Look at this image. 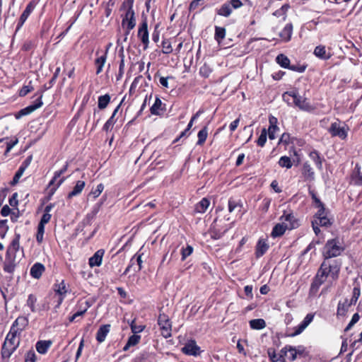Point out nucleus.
<instances>
[{"instance_id": "f257e3e1", "label": "nucleus", "mask_w": 362, "mask_h": 362, "mask_svg": "<svg viewBox=\"0 0 362 362\" xmlns=\"http://www.w3.org/2000/svg\"><path fill=\"white\" fill-rule=\"evenodd\" d=\"M341 265L342 262L340 259L323 258V261L311 283L310 294L315 295L327 277L329 276L332 281H337L339 277Z\"/></svg>"}, {"instance_id": "f03ea898", "label": "nucleus", "mask_w": 362, "mask_h": 362, "mask_svg": "<svg viewBox=\"0 0 362 362\" xmlns=\"http://www.w3.org/2000/svg\"><path fill=\"white\" fill-rule=\"evenodd\" d=\"M21 333L10 329L2 345L1 354L3 358H9L20 344Z\"/></svg>"}, {"instance_id": "7ed1b4c3", "label": "nucleus", "mask_w": 362, "mask_h": 362, "mask_svg": "<svg viewBox=\"0 0 362 362\" xmlns=\"http://www.w3.org/2000/svg\"><path fill=\"white\" fill-rule=\"evenodd\" d=\"M329 210L328 209L317 210L313 215L311 221L313 231L316 235L320 233V227L327 228L332 226L333 218L329 216Z\"/></svg>"}, {"instance_id": "20e7f679", "label": "nucleus", "mask_w": 362, "mask_h": 362, "mask_svg": "<svg viewBox=\"0 0 362 362\" xmlns=\"http://www.w3.org/2000/svg\"><path fill=\"white\" fill-rule=\"evenodd\" d=\"M345 248L338 238L328 240L323 247V258L334 259L341 255Z\"/></svg>"}, {"instance_id": "39448f33", "label": "nucleus", "mask_w": 362, "mask_h": 362, "mask_svg": "<svg viewBox=\"0 0 362 362\" xmlns=\"http://www.w3.org/2000/svg\"><path fill=\"white\" fill-rule=\"evenodd\" d=\"M136 25V20L134 17V11L132 5H128L125 14L122 21V27L126 29L124 41L127 39V35L129 34Z\"/></svg>"}, {"instance_id": "423d86ee", "label": "nucleus", "mask_w": 362, "mask_h": 362, "mask_svg": "<svg viewBox=\"0 0 362 362\" xmlns=\"http://www.w3.org/2000/svg\"><path fill=\"white\" fill-rule=\"evenodd\" d=\"M20 247V235L16 234L15 238L11 241L10 245L7 248L6 259L9 263L15 261L16 254Z\"/></svg>"}, {"instance_id": "0eeeda50", "label": "nucleus", "mask_w": 362, "mask_h": 362, "mask_svg": "<svg viewBox=\"0 0 362 362\" xmlns=\"http://www.w3.org/2000/svg\"><path fill=\"white\" fill-rule=\"evenodd\" d=\"M349 129L347 126L340 127L339 123L333 122L328 129V132L332 137L338 136L341 140H344L347 138Z\"/></svg>"}, {"instance_id": "6e6552de", "label": "nucleus", "mask_w": 362, "mask_h": 362, "mask_svg": "<svg viewBox=\"0 0 362 362\" xmlns=\"http://www.w3.org/2000/svg\"><path fill=\"white\" fill-rule=\"evenodd\" d=\"M42 96H43V93L41 92L40 93L38 98L33 102V104H31V105L27 106L26 107L21 110L16 115V119H19V118H21L23 116L29 115V114L32 113L33 112H34L35 110H36L37 109H38L40 107H42V105H43V103H42Z\"/></svg>"}, {"instance_id": "1a4fd4ad", "label": "nucleus", "mask_w": 362, "mask_h": 362, "mask_svg": "<svg viewBox=\"0 0 362 362\" xmlns=\"http://www.w3.org/2000/svg\"><path fill=\"white\" fill-rule=\"evenodd\" d=\"M54 291L55 293L54 298H57V303L55 307L59 308L61 305L62 303L63 302L67 293V289L64 281L62 280L59 283L54 284Z\"/></svg>"}, {"instance_id": "9d476101", "label": "nucleus", "mask_w": 362, "mask_h": 362, "mask_svg": "<svg viewBox=\"0 0 362 362\" xmlns=\"http://www.w3.org/2000/svg\"><path fill=\"white\" fill-rule=\"evenodd\" d=\"M281 221L288 222V228L289 230L296 228L299 226L298 220L293 215L291 210H284L282 216L280 217Z\"/></svg>"}, {"instance_id": "9b49d317", "label": "nucleus", "mask_w": 362, "mask_h": 362, "mask_svg": "<svg viewBox=\"0 0 362 362\" xmlns=\"http://www.w3.org/2000/svg\"><path fill=\"white\" fill-rule=\"evenodd\" d=\"M160 331L165 338L171 337L172 325L169 319L165 315L160 313Z\"/></svg>"}, {"instance_id": "f8f14e48", "label": "nucleus", "mask_w": 362, "mask_h": 362, "mask_svg": "<svg viewBox=\"0 0 362 362\" xmlns=\"http://www.w3.org/2000/svg\"><path fill=\"white\" fill-rule=\"evenodd\" d=\"M300 173L304 181L312 182L315 180V173L308 161H305L303 163L300 168Z\"/></svg>"}, {"instance_id": "ddd939ff", "label": "nucleus", "mask_w": 362, "mask_h": 362, "mask_svg": "<svg viewBox=\"0 0 362 362\" xmlns=\"http://www.w3.org/2000/svg\"><path fill=\"white\" fill-rule=\"evenodd\" d=\"M293 105L298 107L300 110L312 112L315 110V107L307 101L306 98H302L299 93L296 95V98L293 101Z\"/></svg>"}, {"instance_id": "4468645a", "label": "nucleus", "mask_w": 362, "mask_h": 362, "mask_svg": "<svg viewBox=\"0 0 362 362\" xmlns=\"http://www.w3.org/2000/svg\"><path fill=\"white\" fill-rule=\"evenodd\" d=\"M182 352L187 356H197L200 354V347L194 339L189 340L182 348Z\"/></svg>"}, {"instance_id": "2eb2a0df", "label": "nucleus", "mask_w": 362, "mask_h": 362, "mask_svg": "<svg viewBox=\"0 0 362 362\" xmlns=\"http://www.w3.org/2000/svg\"><path fill=\"white\" fill-rule=\"evenodd\" d=\"M314 314L308 313L304 317L303 320L296 327H294V332L289 334V337H295L302 333L304 329L310 324L313 320Z\"/></svg>"}, {"instance_id": "dca6fc26", "label": "nucleus", "mask_w": 362, "mask_h": 362, "mask_svg": "<svg viewBox=\"0 0 362 362\" xmlns=\"http://www.w3.org/2000/svg\"><path fill=\"white\" fill-rule=\"evenodd\" d=\"M36 6V3L34 2V1H30L26 6L25 9L23 11V13L20 16V18L18 20L17 26H16V30H18L22 25L24 24L30 14L32 13V11L34 10L35 7Z\"/></svg>"}, {"instance_id": "f3484780", "label": "nucleus", "mask_w": 362, "mask_h": 362, "mask_svg": "<svg viewBox=\"0 0 362 362\" xmlns=\"http://www.w3.org/2000/svg\"><path fill=\"white\" fill-rule=\"evenodd\" d=\"M269 245L267 240L264 238H259L255 246V255L256 258L262 257L269 250Z\"/></svg>"}, {"instance_id": "a211bd4d", "label": "nucleus", "mask_w": 362, "mask_h": 362, "mask_svg": "<svg viewBox=\"0 0 362 362\" xmlns=\"http://www.w3.org/2000/svg\"><path fill=\"white\" fill-rule=\"evenodd\" d=\"M354 305L351 303V300L348 298H344L343 300H339L337 308V316L344 317L347 314L349 308Z\"/></svg>"}, {"instance_id": "6ab92c4d", "label": "nucleus", "mask_w": 362, "mask_h": 362, "mask_svg": "<svg viewBox=\"0 0 362 362\" xmlns=\"http://www.w3.org/2000/svg\"><path fill=\"white\" fill-rule=\"evenodd\" d=\"M313 54L322 60H328L332 56V54L329 51H327L326 47L322 45L315 47Z\"/></svg>"}, {"instance_id": "aec40b11", "label": "nucleus", "mask_w": 362, "mask_h": 362, "mask_svg": "<svg viewBox=\"0 0 362 362\" xmlns=\"http://www.w3.org/2000/svg\"><path fill=\"white\" fill-rule=\"evenodd\" d=\"M309 158L313 161L316 168L319 170H322L323 169V162L325 161V158L321 156L320 152L315 149L310 151L308 153Z\"/></svg>"}, {"instance_id": "412c9836", "label": "nucleus", "mask_w": 362, "mask_h": 362, "mask_svg": "<svg viewBox=\"0 0 362 362\" xmlns=\"http://www.w3.org/2000/svg\"><path fill=\"white\" fill-rule=\"evenodd\" d=\"M277 118L274 116L269 117V126L267 131V135L270 140H274L276 138V133L279 130V127L277 126Z\"/></svg>"}, {"instance_id": "4be33fe9", "label": "nucleus", "mask_w": 362, "mask_h": 362, "mask_svg": "<svg viewBox=\"0 0 362 362\" xmlns=\"http://www.w3.org/2000/svg\"><path fill=\"white\" fill-rule=\"evenodd\" d=\"M28 317L25 316H19L13 322L11 329H13L14 330H16L18 332L21 334L22 331L28 326Z\"/></svg>"}, {"instance_id": "5701e85b", "label": "nucleus", "mask_w": 362, "mask_h": 362, "mask_svg": "<svg viewBox=\"0 0 362 362\" xmlns=\"http://www.w3.org/2000/svg\"><path fill=\"white\" fill-rule=\"evenodd\" d=\"M293 24L291 23H287L279 33V37L284 42H288L291 40L293 34Z\"/></svg>"}, {"instance_id": "b1692460", "label": "nucleus", "mask_w": 362, "mask_h": 362, "mask_svg": "<svg viewBox=\"0 0 362 362\" xmlns=\"http://www.w3.org/2000/svg\"><path fill=\"white\" fill-rule=\"evenodd\" d=\"M103 255V250H98V251H96L95 254L89 259L88 263L90 267H100L102 264Z\"/></svg>"}, {"instance_id": "393cba45", "label": "nucleus", "mask_w": 362, "mask_h": 362, "mask_svg": "<svg viewBox=\"0 0 362 362\" xmlns=\"http://www.w3.org/2000/svg\"><path fill=\"white\" fill-rule=\"evenodd\" d=\"M45 270V267L42 264L36 262L30 268V274L32 277L38 279L41 277Z\"/></svg>"}, {"instance_id": "a878e982", "label": "nucleus", "mask_w": 362, "mask_h": 362, "mask_svg": "<svg viewBox=\"0 0 362 362\" xmlns=\"http://www.w3.org/2000/svg\"><path fill=\"white\" fill-rule=\"evenodd\" d=\"M210 205V200L206 197L202 198L194 206V212L199 214H204Z\"/></svg>"}, {"instance_id": "bb28decb", "label": "nucleus", "mask_w": 362, "mask_h": 362, "mask_svg": "<svg viewBox=\"0 0 362 362\" xmlns=\"http://www.w3.org/2000/svg\"><path fill=\"white\" fill-rule=\"evenodd\" d=\"M287 229H288V224L284 223H277L272 228L271 235L273 238L281 237L284 234Z\"/></svg>"}, {"instance_id": "cd10ccee", "label": "nucleus", "mask_w": 362, "mask_h": 362, "mask_svg": "<svg viewBox=\"0 0 362 362\" xmlns=\"http://www.w3.org/2000/svg\"><path fill=\"white\" fill-rule=\"evenodd\" d=\"M110 329V325H104L100 327L97 333H96V340L99 343H102L105 340V338L109 333Z\"/></svg>"}, {"instance_id": "c85d7f7f", "label": "nucleus", "mask_w": 362, "mask_h": 362, "mask_svg": "<svg viewBox=\"0 0 362 362\" xmlns=\"http://www.w3.org/2000/svg\"><path fill=\"white\" fill-rule=\"evenodd\" d=\"M138 36L141 42L146 46L148 43V33L147 29V23L144 22L139 28Z\"/></svg>"}, {"instance_id": "c756f323", "label": "nucleus", "mask_w": 362, "mask_h": 362, "mask_svg": "<svg viewBox=\"0 0 362 362\" xmlns=\"http://www.w3.org/2000/svg\"><path fill=\"white\" fill-rule=\"evenodd\" d=\"M267 354L272 362H285V355L281 351L280 354H277L273 348L268 349Z\"/></svg>"}, {"instance_id": "7c9ffc66", "label": "nucleus", "mask_w": 362, "mask_h": 362, "mask_svg": "<svg viewBox=\"0 0 362 362\" xmlns=\"http://www.w3.org/2000/svg\"><path fill=\"white\" fill-rule=\"evenodd\" d=\"M52 344L50 340H40L36 343L35 348L39 354H45L47 352Z\"/></svg>"}, {"instance_id": "2f4dec72", "label": "nucleus", "mask_w": 362, "mask_h": 362, "mask_svg": "<svg viewBox=\"0 0 362 362\" xmlns=\"http://www.w3.org/2000/svg\"><path fill=\"white\" fill-rule=\"evenodd\" d=\"M119 111V107H116L114 110L112 116L107 119V121L103 125V129L106 132L111 131L115 124L117 119L115 118L117 112Z\"/></svg>"}, {"instance_id": "473e14b6", "label": "nucleus", "mask_w": 362, "mask_h": 362, "mask_svg": "<svg viewBox=\"0 0 362 362\" xmlns=\"http://www.w3.org/2000/svg\"><path fill=\"white\" fill-rule=\"evenodd\" d=\"M108 49L109 48L107 47L106 49L105 53L103 55L98 57L95 61V64L96 65V67H97L96 74H99L103 71L104 64L107 60V54Z\"/></svg>"}, {"instance_id": "72a5a7b5", "label": "nucleus", "mask_w": 362, "mask_h": 362, "mask_svg": "<svg viewBox=\"0 0 362 362\" xmlns=\"http://www.w3.org/2000/svg\"><path fill=\"white\" fill-rule=\"evenodd\" d=\"M297 93L298 90L296 89H293L291 90L286 91L283 93L282 99L288 105L291 106L293 105V101L295 100V98H296Z\"/></svg>"}, {"instance_id": "f704fd0d", "label": "nucleus", "mask_w": 362, "mask_h": 362, "mask_svg": "<svg viewBox=\"0 0 362 362\" xmlns=\"http://www.w3.org/2000/svg\"><path fill=\"white\" fill-rule=\"evenodd\" d=\"M281 352L284 354L285 356H287V353H289L288 358L291 361H293L297 358L296 347L294 346L286 345L284 348L281 349Z\"/></svg>"}, {"instance_id": "c9c22d12", "label": "nucleus", "mask_w": 362, "mask_h": 362, "mask_svg": "<svg viewBox=\"0 0 362 362\" xmlns=\"http://www.w3.org/2000/svg\"><path fill=\"white\" fill-rule=\"evenodd\" d=\"M85 185L86 183L84 181L78 180L73 190L69 193L68 198L71 199L73 197L78 196V194H80L83 191Z\"/></svg>"}, {"instance_id": "e433bc0d", "label": "nucleus", "mask_w": 362, "mask_h": 362, "mask_svg": "<svg viewBox=\"0 0 362 362\" xmlns=\"http://www.w3.org/2000/svg\"><path fill=\"white\" fill-rule=\"evenodd\" d=\"M309 194L311 196L315 208H317V210L326 209L325 204L317 197L314 190L309 189Z\"/></svg>"}, {"instance_id": "4c0bfd02", "label": "nucleus", "mask_w": 362, "mask_h": 362, "mask_svg": "<svg viewBox=\"0 0 362 362\" xmlns=\"http://www.w3.org/2000/svg\"><path fill=\"white\" fill-rule=\"evenodd\" d=\"M250 327L252 329L260 330L266 327V322L264 319H254L249 322Z\"/></svg>"}, {"instance_id": "58836bf2", "label": "nucleus", "mask_w": 362, "mask_h": 362, "mask_svg": "<svg viewBox=\"0 0 362 362\" xmlns=\"http://www.w3.org/2000/svg\"><path fill=\"white\" fill-rule=\"evenodd\" d=\"M276 62L280 66L284 69H289L291 64L290 59L284 54H279L276 57Z\"/></svg>"}, {"instance_id": "ea45409f", "label": "nucleus", "mask_w": 362, "mask_h": 362, "mask_svg": "<svg viewBox=\"0 0 362 362\" xmlns=\"http://www.w3.org/2000/svg\"><path fill=\"white\" fill-rule=\"evenodd\" d=\"M226 30L223 27L215 26L214 39L218 43H221L226 37Z\"/></svg>"}, {"instance_id": "a19ab883", "label": "nucleus", "mask_w": 362, "mask_h": 362, "mask_svg": "<svg viewBox=\"0 0 362 362\" xmlns=\"http://www.w3.org/2000/svg\"><path fill=\"white\" fill-rule=\"evenodd\" d=\"M355 170H356V171L352 175L351 180L355 185L362 186V173L360 171L358 164L356 165Z\"/></svg>"}, {"instance_id": "79ce46f5", "label": "nucleus", "mask_w": 362, "mask_h": 362, "mask_svg": "<svg viewBox=\"0 0 362 362\" xmlns=\"http://www.w3.org/2000/svg\"><path fill=\"white\" fill-rule=\"evenodd\" d=\"M208 136V127H204L197 134L198 140L197 141V146H202Z\"/></svg>"}, {"instance_id": "37998d69", "label": "nucleus", "mask_w": 362, "mask_h": 362, "mask_svg": "<svg viewBox=\"0 0 362 362\" xmlns=\"http://www.w3.org/2000/svg\"><path fill=\"white\" fill-rule=\"evenodd\" d=\"M232 13V8L230 6V4L225 3L223 4L220 8L216 10V13L218 16L228 17Z\"/></svg>"}, {"instance_id": "c03bdc74", "label": "nucleus", "mask_w": 362, "mask_h": 362, "mask_svg": "<svg viewBox=\"0 0 362 362\" xmlns=\"http://www.w3.org/2000/svg\"><path fill=\"white\" fill-rule=\"evenodd\" d=\"M228 211L230 213L234 211L238 208L239 209H240L243 207V203H242L241 200H240V199L238 200L236 199H234L233 197H230L228 199Z\"/></svg>"}, {"instance_id": "a18cd8bd", "label": "nucleus", "mask_w": 362, "mask_h": 362, "mask_svg": "<svg viewBox=\"0 0 362 362\" xmlns=\"http://www.w3.org/2000/svg\"><path fill=\"white\" fill-rule=\"evenodd\" d=\"M278 164L281 168H285L286 169H290L293 166V161L289 156H283L280 157Z\"/></svg>"}, {"instance_id": "49530a36", "label": "nucleus", "mask_w": 362, "mask_h": 362, "mask_svg": "<svg viewBox=\"0 0 362 362\" xmlns=\"http://www.w3.org/2000/svg\"><path fill=\"white\" fill-rule=\"evenodd\" d=\"M110 101V96L109 94H105L98 97V107L100 110H103L108 105Z\"/></svg>"}, {"instance_id": "de8ad7c7", "label": "nucleus", "mask_w": 362, "mask_h": 362, "mask_svg": "<svg viewBox=\"0 0 362 362\" xmlns=\"http://www.w3.org/2000/svg\"><path fill=\"white\" fill-rule=\"evenodd\" d=\"M141 337L139 335L134 334L129 337L126 345L124 346V351L128 350L130 346L136 345L140 341Z\"/></svg>"}, {"instance_id": "09e8293b", "label": "nucleus", "mask_w": 362, "mask_h": 362, "mask_svg": "<svg viewBox=\"0 0 362 362\" xmlns=\"http://www.w3.org/2000/svg\"><path fill=\"white\" fill-rule=\"evenodd\" d=\"M289 8L290 5L288 4H285L280 8L276 10L272 14L277 18L284 16V20H285L286 18V13Z\"/></svg>"}, {"instance_id": "8fccbe9b", "label": "nucleus", "mask_w": 362, "mask_h": 362, "mask_svg": "<svg viewBox=\"0 0 362 362\" xmlns=\"http://www.w3.org/2000/svg\"><path fill=\"white\" fill-rule=\"evenodd\" d=\"M37 302V298L33 294H30L28 297L27 301H26V305H28L31 312L35 313L37 311V309L35 306Z\"/></svg>"}, {"instance_id": "3c124183", "label": "nucleus", "mask_w": 362, "mask_h": 362, "mask_svg": "<svg viewBox=\"0 0 362 362\" xmlns=\"http://www.w3.org/2000/svg\"><path fill=\"white\" fill-rule=\"evenodd\" d=\"M85 305L83 307V310H78L76 311L71 317L69 318L70 322L74 321V320L80 316H82L87 310L90 307V304L88 300L84 301Z\"/></svg>"}, {"instance_id": "603ef678", "label": "nucleus", "mask_w": 362, "mask_h": 362, "mask_svg": "<svg viewBox=\"0 0 362 362\" xmlns=\"http://www.w3.org/2000/svg\"><path fill=\"white\" fill-rule=\"evenodd\" d=\"M267 131L265 128H263L261 131V134L256 141V144L259 147H264L266 142H267Z\"/></svg>"}, {"instance_id": "864d4df0", "label": "nucleus", "mask_w": 362, "mask_h": 362, "mask_svg": "<svg viewBox=\"0 0 362 362\" xmlns=\"http://www.w3.org/2000/svg\"><path fill=\"white\" fill-rule=\"evenodd\" d=\"M360 320V315L358 313H356L353 315L351 321L349 322L347 326L344 328V332H349L354 325L358 322Z\"/></svg>"}, {"instance_id": "5fc2aeb1", "label": "nucleus", "mask_w": 362, "mask_h": 362, "mask_svg": "<svg viewBox=\"0 0 362 362\" xmlns=\"http://www.w3.org/2000/svg\"><path fill=\"white\" fill-rule=\"evenodd\" d=\"M361 296V288L359 286H354L352 291V297L350 299L351 303H354V305H356L359 297Z\"/></svg>"}, {"instance_id": "6e6d98bb", "label": "nucleus", "mask_w": 362, "mask_h": 362, "mask_svg": "<svg viewBox=\"0 0 362 362\" xmlns=\"http://www.w3.org/2000/svg\"><path fill=\"white\" fill-rule=\"evenodd\" d=\"M307 67L308 64L298 63L291 65L288 69L298 73H303Z\"/></svg>"}, {"instance_id": "4d7b16f0", "label": "nucleus", "mask_w": 362, "mask_h": 362, "mask_svg": "<svg viewBox=\"0 0 362 362\" xmlns=\"http://www.w3.org/2000/svg\"><path fill=\"white\" fill-rule=\"evenodd\" d=\"M211 71V69L206 64H204L199 69V74L204 78H208Z\"/></svg>"}, {"instance_id": "13d9d810", "label": "nucleus", "mask_w": 362, "mask_h": 362, "mask_svg": "<svg viewBox=\"0 0 362 362\" xmlns=\"http://www.w3.org/2000/svg\"><path fill=\"white\" fill-rule=\"evenodd\" d=\"M193 252L192 246L187 245L186 247H182L181 249V259L184 261L187 257L192 255Z\"/></svg>"}, {"instance_id": "bf43d9fd", "label": "nucleus", "mask_w": 362, "mask_h": 362, "mask_svg": "<svg viewBox=\"0 0 362 362\" xmlns=\"http://www.w3.org/2000/svg\"><path fill=\"white\" fill-rule=\"evenodd\" d=\"M293 139L288 133H284L279 141V144H283L284 145H288L290 143H293Z\"/></svg>"}, {"instance_id": "052dcab7", "label": "nucleus", "mask_w": 362, "mask_h": 362, "mask_svg": "<svg viewBox=\"0 0 362 362\" xmlns=\"http://www.w3.org/2000/svg\"><path fill=\"white\" fill-rule=\"evenodd\" d=\"M130 327H131L132 332L134 334H136L138 333L141 332L144 330L145 327L142 325H137L136 324V320H133L130 323Z\"/></svg>"}, {"instance_id": "680f3d73", "label": "nucleus", "mask_w": 362, "mask_h": 362, "mask_svg": "<svg viewBox=\"0 0 362 362\" xmlns=\"http://www.w3.org/2000/svg\"><path fill=\"white\" fill-rule=\"evenodd\" d=\"M25 167L24 166H20L18 170H17V172L16 173L13 178V180L11 182V184L12 185H16L18 182L19 181V179L21 177V176L23 175L24 172H25Z\"/></svg>"}, {"instance_id": "e2e57ef3", "label": "nucleus", "mask_w": 362, "mask_h": 362, "mask_svg": "<svg viewBox=\"0 0 362 362\" xmlns=\"http://www.w3.org/2000/svg\"><path fill=\"white\" fill-rule=\"evenodd\" d=\"M162 52L165 54H170L173 52L171 43L168 40H163L162 42Z\"/></svg>"}, {"instance_id": "0e129e2a", "label": "nucleus", "mask_w": 362, "mask_h": 362, "mask_svg": "<svg viewBox=\"0 0 362 362\" xmlns=\"http://www.w3.org/2000/svg\"><path fill=\"white\" fill-rule=\"evenodd\" d=\"M45 233V226L38 224L37 232L36 235V240L38 243H41L43 240V236Z\"/></svg>"}, {"instance_id": "69168bd1", "label": "nucleus", "mask_w": 362, "mask_h": 362, "mask_svg": "<svg viewBox=\"0 0 362 362\" xmlns=\"http://www.w3.org/2000/svg\"><path fill=\"white\" fill-rule=\"evenodd\" d=\"M228 229H225L223 232H221L215 228L211 231V237L212 239L218 240L220 239L226 232Z\"/></svg>"}, {"instance_id": "338daca9", "label": "nucleus", "mask_w": 362, "mask_h": 362, "mask_svg": "<svg viewBox=\"0 0 362 362\" xmlns=\"http://www.w3.org/2000/svg\"><path fill=\"white\" fill-rule=\"evenodd\" d=\"M104 189V185L103 184H99L96 187L95 189H92V191L90 193V196H93V198H97L100 196V194L102 193V192Z\"/></svg>"}, {"instance_id": "774afa93", "label": "nucleus", "mask_w": 362, "mask_h": 362, "mask_svg": "<svg viewBox=\"0 0 362 362\" xmlns=\"http://www.w3.org/2000/svg\"><path fill=\"white\" fill-rule=\"evenodd\" d=\"M36 358L34 351H29L25 355V362H35Z\"/></svg>"}]
</instances>
